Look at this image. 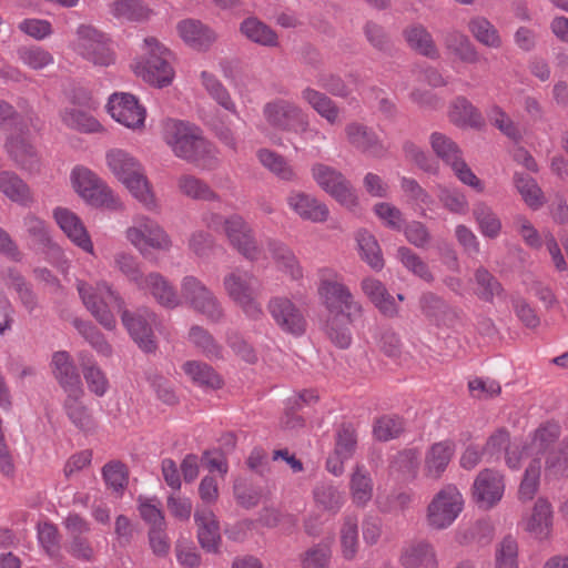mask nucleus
Returning a JSON list of instances; mask_svg holds the SVG:
<instances>
[{
    "instance_id": "603ef678",
    "label": "nucleus",
    "mask_w": 568,
    "mask_h": 568,
    "mask_svg": "<svg viewBox=\"0 0 568 568\" xmlns=\"http://www.w3.org/2000/svg\"><path fill=\"white\" fill-rule=\"evenodd\" d=\"M110 9L114 18L124 21H142L151 14V10L141 0H116Z\"/></svg>"
},
{
    "instance_id": "2f4dec72",
    "label": "nucleus",
    "mask_w": 568,
    "mask_h": 568,
    "mask_svg": "<svg viewBox=\"0 0 568 568\" xmlns=\"http://www.w3.org/2000/svg\"><path fill=\"white\" fill-rule=\"evenodd\" d=\"M362 291L378 311L388 317H394L398 313V306L395 298L388 293L385 285L373 277H366L361 283Z\"/></svg>"
},
{
    "instance_id": "774afa93",
    "label": "nucleus",
    "mask_w": 568,
    "mask_h": 568,
    "mask_svg": "<svg viewBox=\"0 0 568 568\" xmlns=\"http://www.w3.org/2000/svg\"><path fill=\"white\" fill-rule=\"evenodd\" d=\"M496 568H518V545L511 537L504 538L495 552Z\"/></svg>"
},
{
    "instance_id": "a19ab883",
    "label": "nucleus",
    "mask_w": 568,
    "mask_h": 568,
    "mask_svg": "<svg viewBox=\"0 0 568 568\" xmlns=\"http://www.w3.org/2000/svg\"><path fill=\"white\" fill-rule=\"evenodd\" d=\"M404 37L408 45L416 52L432 59L439 57L433 37L425 27L420 24L409 26L404 30Z\"/></svg>"
},
{
    "instance_id": "7ed1b4c3",
    "label": "nucleus",
    "mask_w": 568,
    "mask_h": 568,
    "mask_svg": "<svg viewBox=\"0 0 568 568\" xmlns=\"http://www.w3.org/2000/svg\"><path fill=\"white\" fill-rule=\"evenodd\" d=\"M79 296L91 315L106 329L116 326L113 310L119 312L124 307L121 295L105 281L92 285L83 280H77Z\"/></svg>"
},
{
    "instance_id": "052dcab7",
    "label": "nucleus",
    "mask_w": 568,
    "mask_h": 568,
    "mask_svg": "<svg viewBox=\"0 0 568 568\" xmlns=\"http://www.w3.org/2000/svg\"><path fill=\"white\" fill-rule=\"evenodd\" d=\"M429 143L435 154L449 166L462 158V151L458 145L443 133H432Z\"/></svg>"
},
{
    "instance_id": "0eeeda50",
    "label": "nucleus",
    "mask_w": 568,
    "mask_h": 568,
    "mask_svg": "<svg viewBox=\"0 0 568 568\" xmlns=\"http://www.w3.org/2000/svg\"><path fill=\"white\" fill-rule=\"evenodd\" d=\"M265 122L274 130L306 135L311 133L304 111L294 102L282 98L267 101L262 109Z\"/></svg>"
},
{
    "instance_id": "f8f14e48",
    "label": "nucleus",
    "mask_w": 568,
    "mask_h": 568,
    "mask_svg": "<svg viewBox=\"0 0 568 568\" xmlns=\"http://www.w3.org/2000/svg\"><path fill=\"white\" fill-rule=\"evenodd\" d=\"M311 171L317 185L341 205L347 209L357 206V194L351 182L339 171L322 163L314 164Z\"/></svg>"
},
{
    "instance_id": "e2e57ef3",
    "label": "nucleus",
    "mask_w": 568,
    "mask_h": 568,
    "mask_svg": "<svg viewBox=\"0 0 568 568\" xmlns=\"http://www.w3.org/2000/svg\"><path fill=\"white\" fill-rule=\"evenodd\" d=\"M358 548L357 520L353 517L345 518L341 528V550L345 559L355 558Z\"/></svg>"
},
{
    "instance_id": "09e8293b",
    "label": "nucleus",
    "mask_w": 568,
    "mask_h": 568,
    "mask_svg": "<svg viewBox=\"0 0 568 568\" xmlns=\"http://www.w3.org/2000/svg\"><path fill=\"white\" fill-rule=\"evenodd\" d=\"M478 230L485 237L496 239L501 233L503 224L495 211L485 202H478L473 209Z\"/></svg>"
},
{
    "instance_id": "680f3d73",
    "label": "nucleus",
    "mask_w": 568,
    "mask_h": 568,
    "mask_svg": "<svg viewBox=\"0 0 568 568\" xmlns=\"http://www.w3.org/2000/svg\"><path fill=\"white\" fill-rule=\"evenodd\" d=\"M138 510L149 528L166 527L161 501L156 497L140 496L138 498Z\"/></svg>"
},
{
    "instance_id": "f704fd0d",
    "label": "nucleus",
    "mask_w": 568,
    "mask_h": 568,
    "mask_svg": "<svg viewBox=\"0 0 568 568\" xmlns=\"http://www.w3.org/2000/svg\"><path fill=\"white\" fill-rule=\"evenodd\" d=\"M61 122L69 129L81 133L103 132L102 124L87 111L75 106H65L60 111Z\"/></svg>"
},
{
    "instance_id": "58836bf2",
    "label": "nucleus",
    "mask_w": 568,
    "mask_h": 568,
    "mask_svg": "<svg viewBox=\"0 0 568 568\" xmlns=\"http://www.w3.org/2000/svg\"><path fill=\"white\" fill-rule=\"evenodd\" d=\"M400 562L405 568H435L437 564L434 549L426 541L408 545L403 550Z\"/></svg>"
},
{
    "instance_id": "412c9836",
    "label": "nucleus",
    "mask_w": 568,
    "mask_h": 568,
    "mask_svg": "<svg viewBox=\"0 0 568 568\" xmlns=\"http://www.w3.org/2000/svg\"><path fill=\"white\" fill-rule=\"evenodd\" d=\"M288 209L304 221L326 222L329 217L328 206L313 194L293 190L286 197Z\"/></svg>"
},
{
    "instance_id": "13d9d810",
    "label": "nucleus",
    "mask_w": 568,
    "mask_h": 568,
    "mask_svg": "<svg viewBox=\"0 0 568 568\" xmlns=\"http://www.w3.org/2000/svg\"><path fill=\"white\" fill-rule=\"evenodd\" d=\"M514 180L517 191L530 209L538 210L542 206V191L532 178L516 173Z\"/></svg>"
},
{
    "instance_id": "72a5a7b5",
    "label": "nucleus",
    "mask_w": 568,
    "mask_h": 568,
    "mask_svg": "<svg viewBox=\"0 0 568 568\" xmlns=\"http://www.w3.org/2000/svg\"><path fill=\"white\" fill-rule=\"evenodd\" d=\"M84 394L67 395L63 409L72 425L81 432L89 433L95 429V419L90 409L83 404Z\"/></svg>"
},
{
    "instance_id": "4c0bfd02",
    "label": "nucleus",
    "mask_w": 568,
    "mask_h": 568,
    "mask_svg": "<svg viewBox=\"0 0 568 568\" xmlns=\"http://www.w3.org/2000/svg\"><path fill=\"white\" fill-rule=\"evenodd\" d=\"M444 47L448 53L455 55L462 62L473 64L479 61L476 47L460 31H449L444 38Z\"/></svg>"
},
{
    "instance_id": "aec40b11",
    "label": "nucleus",
    "mask_w": 568,
    "mask_h": 568,
    "mask_svg": "<svg viewBox=\"0 0 568 568\" xmlns=\"http://www.w3.org/2000/svg\"><path fill=\"white\" fill-rule=\"evenodd\" d=\"M523 529L537 540L548 539L552 531L554 511L551 504L539 497L531 510L521 519Z\"/></svg>"
},
{
    "instance_id": "b1692460",
    "label": "nucleus",
    "mask_w": 568,
    "mask_h": 568,
    "mask_svg": "<svg viewBox=\"0 0 568 568\" xmlns=\"http://www.w3.org/2000/svg\"><path fill=\"white\" fill-rule=\"evenodd\" d=\"M484 453L490 458H499L501 453H505L506 465L515 470L520 468L521 446L510 443V436L506 429H497L487 438Z\"/></svg>"
},
{
    "instance_id": "6ab92c4d",
    "label": "nucleus",
    "mask_w": 568,
    "mask_h": 568,
    "mask_svg": "<svg viewBox=\"0 0 568 568\" xmlns=\"http://www.w3.org/2000/svg\"><path fill=\"white\" fill-rule=\"evenodd\" d=\"M53 219L65 236L79 248L94 255L91 236L81 219L67 207H55Z\"/></svg>"
},
{
    "instance_id": "c03bdc74",
    "label": "nucleus",
    "mask_w": 568,
    "mask_h": 568,
    "mask_svg": "<svg viewBox=\"0 0 568 568\" xmlns=\"http://www.w3.org/2000/svg\"><path fill=\"white\" fill-rule=\"evenodd\" d=\"M449 119L459 126L479 128L483 125V116L478 109L464 97H458L449 110Z\"/></svg>"
},
{
    "instance_id": "39448f33",
    "label": "nucleus",
    "mask_w": 568,
    "mask_h": 568,
    "mask_svg": "<svg viewBox=\"0 0 568 568\" xmlns=\"http://www.w3.org/2000/svg\"><path fill=\"white\" fill-rule=\"evenodd\" d=\"M143 50L145 57L134 63V73L158 88L171 84L174 79V70L169 62L171 52L153 37L144 39Z\"/></svg>"
},
{
    "instance_id": "9d476101",
    "label": "nucleus",
    "mask_w": 568,
    "mask_h": 568,
    "mask_svg": "<svg viewBox=\"0 0 568 568\" xmlns=\"http://www.w3.org/2000/svg\"><path fill=\"white\" fill-rule=\"evenodd\" d=\"M254 283L255 277L252 273L239 268L231 271L223 278V287L230 300L240 306L246 316L256 320L263 311L256 301Z\"/></svg>"
},
{
    "instance_id": "79ce46f5",
    "label": "nucleus",
    "mask_w": 568,
    "mask_h": 568,
    "mask_svg": "<svg viewBox=\"0 0 568 568\" xmlns=\"http://www.w3.org/2000/svg\"><path fill=\"white\" fill-rule=\"evenodd\" d=\"M374 491V484L369 473L363 467L357 466L349 479V494L356 506H366Z\"/></svg>"
},
{
    "instance_id": "f257e3e1",
    "label": "nucleus",
    "mask_w": 568,
    "mask_h": 568,
    "mask_svg": "<svg viewBox=\"0 0 568 568\" xmlns=\"http://www.w3.org/2000/svg\"><path fill=\"white\" fill-rule=\"evenodd\" d=\"M317 293L329 312L325 323L326 334L336 346L341 348L348 347L352 336L347 325L362 315L361 303L355 301L349 288L341 281L339 275L328 267L318 271Z\"/></svg>"
},
{
    "instance_id": "37998d69",
    "label": "nucleus",
    "mask_w": 568,
    "mask_h": 568,
    "mask_svg": "<svg viewBox=\"0 0 568 568\" xmlns=\"http://www.w3.org/2000/svg\"><path fill=\"white\" fill-rule=\"evenodd\" d=\"M179 192L192 200L219 201V195L203 180L192 174H182L176 181Z\"/></svg>"
},
{
    "instance_id": "f03ea898",
    "label": "nucleus",
    "mask_w": 568,
    "mask_h": 568,
    "mask_svg": "<svg viewBox=\"0 0 568 568\" xmlns=\"http://www.w3.org/2000/svg\"><path fill=\"white\" fill-rule=\"evenodd\" d=\"M163 139L176 158L202 170H211L217 164L216 148L194 124L169 120L164 124Z\"/></svg>"
},
{
    "instance_id": "c85d7f7f",
    "label": "nucleus",
    "mask_w": 568,
    "mask_h": 568,
    "mask_svg": "<svg viewBox=\"0 0 568 568\" xmlns=\"http://www.w3.org/2000/svg\"><path fill=\"white\" fill-rule=\"evenodd\" d=\"M423 315L437 327H452L458 314L445 301L434 294H425L420 298Z\"/></svg>"
},
{
    "instance_id": "e433bc0d",
    "label": "nucleus",
    "mask_w": 568,
    "mask_h": 568,
    "mask_svg": "<svg viewBox=\"0 0 568 568\" xmlns=\"http://www.w3.org/2000/svg\"><path fill=\"white\" fill-rule=\"evenodd\" d=\"M109 170L122 183L138 172L142 164L129 152L122 149H111L105 153Z\"/></svg>"
},
{
    "instance_id": "1a4fd4ad",
    "label": "nucleus",
    "mask_w": 568,
    "mask_h": 568,
    "mask_svg": "<svg viewBox=\"0 0 568 568\" xmlns=\"http://www.w3.org/2000/svg\"><path fill=\"white\" fill-rule=\"evenodd\" d=\"M464 497L454 484L444 485L427 506V524L437 530L454 524L464 509Z\"/></svg>"
},
{
    "instance_id": "7c9ffc66",
    "label": "nucleus",
    "mask_w": 568,
    "mask_h": 568,
    "mask_svg": "<svg viewBox=\"0 0 568 568\" xmlns=\"http://www.w3.org/2000/svg\"><path fill=\"white\" fill-rule=\"evenodd\" d=\"M241 34L252 43L265 48H276L280 39L275 30L255 17H248L240 23Z\"/></svg>"
},
{
    "instance_id": "dca6fc26",
    "label": "nucleus",
    "mask_w": 568,
    "mask_h": 568,
    "mask_svg": "<svg viewBox=\"0 0 568 568\" xmlns=\"http://www.w3.org/2000/svg\"><path fill=\"white\" fill-rule=\"evenodd\" d=\"M471 493L479 507L485 509L494 507L501 500L505 493L504 475L490 468L480 470L474 479Z\"/></svg>"
},
{
    "instance_id": "c756f323",
    "label": "nucleus",
    "mask_w": 568,
    "mask_h": 568,
    "mask_svg": "<svg viewBox=\"0 0 568 568\" xmlns=\"http://www.w3.org/2000/svg\"><path fill=\"white\" fill-rule=\"evenodd\" d=\"M122 184L145 210L151 212H156L159 210V200L143 168L124 180Z\"/></svg>"
},
{
    "instance_id": "393cba45",
    "label": "nucleus",
    "mask_w": 568,
    "mask_h": 568,
    "mask_svg": "<svg viewBox=\"0 0 568 568\" xmlns=\"http://www.w3.org/2000/svg\"><path fill=\"white\" fill-rule=\"evenodd\" d=\"M51 364L53 375L67 395L84 394L80 375L69 353L55 352Z\"/></svg>"
},
{
    "instance_id": "6e6d98bb",
    "label": "nucleus",
    "mask_w": 568,
    "mask_h": 568,
    "mask_svg": "<svg viewBox=\"0 0 568 568\" xmlns=\"http://www.w3.org/2000/svg\"><path fill=\"white\" fill-rule=\"evenodd\" d=\"M314 500L316 506L327 513H337L343 503V494L331 484H320L314 489Z\"/></svg>"
},
{
    "instance_id": "5fc2aeb1",
    "label": "nucleus",
    "mask_w": 568,
    "mask_h": 568,
    "mask_svg": "<svg viewBox=\"0 0 568 568\" xmlns=\"http://www.w3.org/2000/svg\"><path fill=\"white\" fill-rule=\"evenodd\" d=\"M357 244L363 260L374 270H382L384 260L382 256L378 242L367 231H359L357 233Z\"/></svg>"
},
{
    "instance_id": "cd10ccee",
    "label": "nucleus",
    "mask_w": 568,
    "mask_h": 568,
    "mask_svg": "<svg viewBox=\"0 0 568 568\" xmlns=\"http://www.w3.org/2000/svg\"><path fill=\"white\" fill-rule=\"evenodd\" d=\"M194 520L197 527V540L201 547L207 552H217L221 542V534L214 513L207 508L197 509L194 514Z\"/></svg>"
},
{
    "instance_id": "6e6552de",
    "label": "nucleus",
    "mask_w": 568,
    "mask_h": 568,
    "mask_svg": "<svg viewBox=\"0 0 568 568\" xmlns=\"http://www.w3.org/2000/svg\"><path fill=\"white\" fill-rule=\"evenodd\" d=\"M70 182L74 192L91 205L113 209L120 206L119 197L106 183L83 165L72 169Z\"/></svg>"
},
{
    "instance_id": "f3484780",
    "label": "nucleus",
    "mask_w": 568,
    "mask_h": 568,
    "mask_svg": "<svg viewBox=\"0 0 568 568\" xmlns=\"http://www.w3.org/2000/svg\"><path fill=\"white\" fill-rule=\"evenodd\" d=\"M267 310L275 324L285 333L300 336L306 329V320L293 301L275 296L268 301Z\"/></svg>"
},
{
    "instance_id": "a18cd8bd",
    "label": "nucleus",
    "mask_w": 568,
    "mask_h": 568,
    "mask_svg": "<svg viewBox=\"0 0 568 568\" xmlns=\"http://www.w3.org/2000/svg\"><path fill=\"white\" fill-rule=\"evenodd\" d=\"M201 83L206 93L224 110L232 114H237L236 103L232 99L229 90L224 84L212 73L207 71L201 72Z\"/></svg>"
},
{
    "instance_id": "c9c22d12",
    "label": "nucleus",
    "mask_w": 568,
    "mask_h": 568,
    "mask_svg": "<svg viewBox=\"0 0 568 568\" xmlns=\"http://www.w3.org/2000/svg\"><path fill=\"white\" fill-rule=\"evenodd\" d=\"M261 165L282 181H297V173L288 161L280 153L266 148L256 151Z\"/></svg>"
},
{
    "instance_id": "4d7b16f0",
    "label": "nucleus",
    "mask_w": 568,
    "mask_h": 568,
    "mask_svg": "<svg viewBox=\"0 0 568 568\" xmlns=\"http://www.w3.org/2000/svg\"><path fill=\"white\" fill-rule=\"evenodd\" d=\"M189 341L210 359H220L223 357L222 347L209 332L197 325L191 327Z\"/></svg>"
},
{
    "instance_id": "ea45409f",
    "label": "nucleus",
    "mask_w": 568,
    "mask_h": 568,
    "mask_svg": "<svg viewBox=\"0 0 568 568\" xmlns=\"http://www.w3.org/2000/svg\"><path fill=\"white\" fill-rule=\"evenodd\" d=\"M0 192L12 202L23 206L29 205L33 201L27 183L12 172H0Z\"/></svg>"
},
{
    "instance_id": "423d86ee",
    "label": "nucleus",
    "mask_w": 568,
    "mask_h": 568,
    "mask_svg": "<svg viewBox=\"0 0 568 568\" xmlns=\"http://www.w3.org/2000/svg\"><path fill=\"white\" fill-rule=\"evenodd\" d=\"M128 242L143 256L151 251L169 252L173 241L165 229L154 219L139 214L125 230Z\"/></svg>"
},
{
    "instance_id": "5701e85b",
    "label": "nucleus",
    "mask_w": 568,
    "mask_h": 568,
    "mask_svg": "<svg viewBox=\"0 0 568 568\" xmlns=\"http://www.w3.org/2000/svg\"><path fill=\"white\" fill-rule=\"evenodd\" d=\"M181 40L190 48L205 52L217 40L216 32L209 26L195 19H184L176 24Z\"/></svg>"
},
{
    "instance_id": "20e7f679",
    "label": "nucleus",
    "mask_w": 568,
    "mask_h": 568,
    "mask_svg": "<svg viewBox=\"0 0 568 568\" xmlns=\"http://www.w3.org/2000/svg\"><path fill=\"white\" fill-rule=\"evenodd\" d=\"M559 436V426L555 423H546L538 427L528 444L521 446V458H540L547 455L548 470L555 474H568V439L562 443L559 452H549L550 446Z\"/></svg>"
},
{
    "instance_id": "a878e982",
    "label": "nucleus",
    "mask_w": 568,
    "mask_h": 568,
    "mask_svg": "<svg viewBox=\"0 0 568 568\" xmlns=\"http://www.w3.org/2000/svg\"><path fill=\"white\" fill-rule=\"evenodd\" d=\"M138 288L149 292L163 307L175 308L181 304V298L175 287L166 277L158 272H151L145 275Z\"/></svg>"
},
{
    "instance_id": "de8ad7c7",
    "label": "nucleus",
    "mask_w": 568,
    "mask_h": 568,
    "mask_svg": "<svg viewBox=\"0 0 568 568\" xmlns=\"http://www.w3.org/2000/svg\"><path fill=\"white\" fill-rule=\"evenodd\" d=\"M468 30L480 44L499 49L503 45V39L496 27L485 17H474L468 22Z\"/></svg>"
},
{
    "instance_id": "864d4df0",
    "label": "nucleus",
    "mask_w": 568,
    "mask_h": 568,
    "mask_svg": "<svg viewBox=\"0 0 568 568\" xmlns=\"http://www.w3.org/2000/svg\"><path fill=\"white\" fill-rule=\"evenodd\" d=\"M540 475V458H534L529 462L528 466L526 467L518 488V496L520 500L529 501L536 496L539 489Z\"/></svg>"
},
{
    "instance_id": "bf43d9fd",
    "label": "nucleus",
    "mask_w": 568,
    "mask_h": 568,
    "mask_svg": "<svg viewBox=\"0 0 568 568\" xmlns=\"http://www.w3.org/2000/svg\"><path fill=\"white\" fill-rule=\"evenodd\" d=\"M396 257L407 271L420 280L428 283L434 280L427 263L408 247H399Z\"/></svg>"
},
{
    "instance_id": "0e129e2a",
    "label": "nucleus",
    "mask_w": 568,
    "mask_h": 568,
    "mask_svg": "<svg viewBox=\"0 0 568 568\" xmlns=\"http://www.w3.org/2000/svg\"><path fill=\"white\" fill-rule=\"evenodd\" d=\"M19 60L32 70H42L54 62L53 55L40 47H24L18 50Z\"/></svg>"
},
{
    "instance_id": "8fccbe9b",
    "label": "nucleus",
    "mask_w": 568,
    "mask_h": 568,
    "mask_svg": "<svg viewBox=\"0 0 568 568\" xmlns=\"http://www.w3.org/2000/svg\"><path fill=\"white\" fill-rule=\"evenodd\" d=\"M302 98L328 123L334 124L338 121V108L324 93L306 88L302 91Z\"/></svg>"
},
{
    "instance_id": "2eb2a0df",
    "label": "nucleus",
    "mask_w": 568,
    "mask_h": 568,
    "mask_svg": "<svg viewBox=\"0 0 568 568\" xmlns=\"http://www.w3.org/2000/svg\"><path fill=\"white\" fill-rule=\"evenodd\" d=\"M223 232L230 244L245 258L250 261L258 260L261 250L251 226L241 215L233 214L226 217Z\"/></svg>"
},
{
    "instance_id": "a211bd4d",
    "label": "nucleus",
    "mask_w": 568,
    "mask_h": 568,
    "mask_svg": "<svg viewBox=\"0 0 568 568\" xmlns=\"http://www.w3.org/2000/svg\"><path fill=\"white\" fill-rule=\"evenodd\" d=\"M120 312L122 323L131 337L143 351L152 352L155 348L152 331V324L155 322L154 313L146 308L131 313L124 307Z\"/></svg>"
},
{
    "instance_id": "4468645a",
    "label": "nucleus",
    "mask_w": 568,
    "mask_h": 568,
    "mask_svg": "<svg viewBox=\"0 0 568 568\" xmlns=\"http://www.w3.org/2000/svg\"><path fill=\"white\" fill-rule=\"evenodd\" d=\"M181 295L186 304L209 320L219 322L223 317L220 302L197 277L187 275L182 278Z\"/></svg>"
},
{
    "instance_id": "49530a36",
    "label": "nucleus",
    "mask_w": 568,
    "mask_h": 568,
    "mask_svg": "<svg viewBox=\"0 0 568 568\" xmlns=\"http://www.w3.org/2000/svg\"><path fill=\"white\" fill-rule=\"evenodd\" d=\"M185 375L196 385L217 389L222 386L219 374L206 363L189 361L182 366Z\"/></svg>"
},
{
    "instance_id": "bb28decb",
    "label": "nucleus",
    "mask_w": 568,
    "mask_h": 568,
    "mask_svg": "<svg viewBox=\"0 0 568 568\" xmlns=\"http://www.w3.org/2000/svg\"><path fill=\"white\" fill-rule=\"evenodd\" d=\"M348 143L363 153L382 156L386 149L379 136L367 126L353 122L345 126Z\"/></svg>"
},
{
    "instance_id": "4be33fe9",
    "label": "nucleus",
    "mask_w": 568,
    "mask_h": 568,
    "mask_svg": "<svg viewBox=\"0 0 568 568\" xmlns=\"http://www.w3.org/2000/svg\"><path fill=\"white\" fill-rule=\"evenodd\" d=\"M456 444L452 439H444L432 444L424 456V475L426 478L438 480L448 468L455 456Z\"/></svg>"
},
{
    "instance_id": "9b49d317",
    "label": "nucleus",
    "mask_w": 568,
    "mask_h": 568,
    "mask_svg": "<svg viewBox=\"0 0 568 568\" xmlns=\"http://www.w3.org/2000/svg\"><path fill=\"white\" fill-rule=\"evenodd\" d=\"M106 111L116 123L132 132L140 133L145 128L146 109L131 93H112L108 99Z\"/></svg>"
},
{
    "instance_id": "69168bd1",
    "label": "nucleus",
    "mask_w": 568,
    "mask_h": 568,
    "mask_svg": "<svg viewBox=\"0 0 568 568\" xmlns=\"http://www.w3.org/2000/svg\"><path fill=\"white\" fill-rule=\"evenodd\" d=\"M74 326L85 341L101 355L110 356L112 347L100 331L89 322L75 320Z\"/></svg>"
},
{
    "instance_id": "473e14b6",
    "label": "nucleus",
    "mask_w": 568,
    "mask_h": 568,
    "mask_svg": "<svg viewBox=\"0 0 568 568\" xmlns=\"http://www.w3.org/2000/svg\"><path fill=\"white\" fill-rule=\"evenodd\" d=\"M268 252L278 271L286 274L293 281H300L304 276L303 267L294 252L282 242H270Z\"/></svg>"
},
{
    "instance_id": "3c124183",
    "label": "nucleus",
    "mask_w": 568,
    "mask_h": 568,
    "mask_svg": "<svg viewBox=\"0 0 568 568\" xmlns=\"http://www.w3.org/2000/svg\"><path fill=\"white\" fill-rule=\"evenodd\" d=\"M6 148L10 156L20 165L23 170L36 171L38 170V158L33 146L21 138L10 139Z\"/></svg>"
},
{
    "instance_id": "ddd939ff",
    "label": "nucleus",
    "mask_w": 568,
    "mask_h": 568,
    "mask_svg": "<svg viewBox=\"0 0 568 568\" xmlns=\"http://www.w3.org/2000/svg\"><path fill=\"white\" fill-rule=\"evenodd\" d=\"M73 48L84 59L97 65L106 67L114 62L109 38L92 26L81 24L78 27Z\"/></svg>"
},
{
    "instance_id": "338daca9",
    "label": "nucleus",
    "mask_w": 568,
    "mask_h": 568,
    "mask_svg": "<svg viewBox=\"0 0 568 568\" xmlns=\"http://www.w3.org/2000/svg\"><path fill=\"white\" fill-rule=\"evenodd\" d=\"M437 196L443 206L452 213L465 215L469 210L466 195L457 189L440 187Z\"/></svg>"
}]
</instances>
